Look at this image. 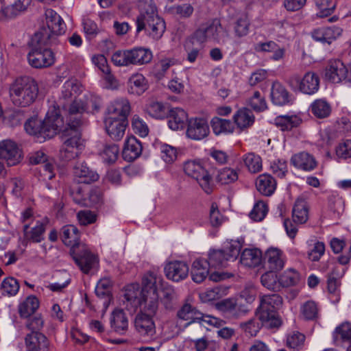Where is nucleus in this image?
Listing matches in <instances>:
<instances>
[{
  "label": "nucleus",
  "instance_id": "obj_21",
  "mask_svg": "<svg viewBox=\"0 0 351 351\" xmlns=\"http://www.w3.org/2000/svg\"><path fill=\"white\" fill-rule=\"evenodd\" d=\"M347 73L348 69L341 60H330L325 69V77L333 83H339L346 80Z\"/></svg>",
  "mask_w": 351,
  "mask_h": 351
},
{
  "label": "nucleus",
  "instance_id": "obj_43",
  "mask_svg": "<svg viewBox=\"0 0 351 351\" xmlns=\"http://www.w3.org/2000/svg\"><path fill=\"white\" fill-rule=\"evenodd\" d=\"M275 122L281 130L289 131L298 127L302 123V119L297 115H282L276 117Z\"/></svg>",
  "mask_w": 351,
  "mask_h": 351
},
{
  "label": "nucleus",
  "instance_id": "obj_7",
  "mask_svg": "<svg viewBox=\"0 0 351 351\" xmlns=\"http://www.w3.org/2000/svg\"><path fill=\"white\" fill-rule=\"evenodd\" d=\"M35 45L27 55V60L31 66L36 69L48 67L55 62V56L49 46L56 45L54 43H40L34 40Z\"/></svg>",
  "mask_w": 351,
  "mask_h": 351
},
{
  "label": "nucleus",
  "instance_id": "obj_53",
  "mask_svg": "<svg viewBox=\"0 0 351 351\" xmlns=\"http://www.w3.org/2000/svg\"><path fill=\"white\" fill-rule=\"evenodd\" d=\"M178 317L183 320H191V322H195L196 319H199L201 313L199 312L195 308L193 307L189 304H184L181 308L178 311Z\"/></svg>",
  "mask_w": 351,
  "mask_h": 351
},
{
  "label": "nucleus",
  "instance_id": "obj_40",
  "mask_svg": "<svg viewBox=\"0 0 351 351\" xmlns=\"http://www.w3.org/2000/svg\"><path fill=\"white\" fill-rule=\"evenodd\" d=\"M131 64H145L149 63L152 59V51L145 48L136 47L130 49Z\"/></svg>",
  "mask_w": 351,
  "mask_h": 351
},
{
  "label": "nucleus",
  "instance_id": "obj_30",
  "mask_svg": "<svg viewBox=\"0 0 351 351\" xmlns=\"http://www.w3.org/2000/svg\"><path fill=\"white\" fill-rule=\"evenodd\" d=\"M148 88L146 78L141 73H134L130 76L128 82V90L130 94L141 95Z\"/></svg>",
  "mask_w": 351,
  "mask_h": 351
},
{
  "label": "nucleus",
  "instance_id": "obj_14",
  "mask_svg": "<svg viewBox=\"0 0 351 351\" xmlns=\"http://www.w3.org/2000/svg\"><path fill=\"white\" fill-rule=\"evenodd\" d=\"M154 315L139 311L134 319L136 330L142 336L152 338L156 335Z\"/></svg>",
  "mask_w": 351,
  "mask_h": 351
},
{
  "label": "nucleus",
  "instance_id": "obj_16",
  "mask_svg": "<svg viewBox=\"0 0 351 351\" xmlns=\"http://www.w3.org/2000/svg\"><path fill=\"white\" fill-rule=\"evenodd\" d=\"M130 111V105L128 99L114 100L107 108L105 119H121L128 121L127 117Z\"/></svg>",
  "mask_w": 351,
  "mask_h": 351
},
{
  "label": "nucleus",
  "instance_id": "obj_36",
  "mask_svg": "<svg viewBox=\"0 0 351 351\" xmlns=\"http://www.w3.org/2000/svg\"><path fill=\"white\" fill-rule=\"evenodd\" d=\"M60 237L62 242L71 248L81 245L78 241L80 232L77 227L73 225H66L61 229Z\"/></svg>",
  "mask_w": 351,
  "mask_h": 351
},
{
  "label": "nucleus",
  "instance_id": "obj_64",
  "mask_svg": "<svg viewBox=\"0 0 351 351\" xmlns=\"http://www.w3.org/2000/svg\"><path fill=\"white\" fill-rule=\"evenodd\" d=\"M160 150L161 158L166 163H172L177 158V150L173 146L162 144Z\"/></svg>",
  "mask_w": 351,
  "mask_h": 351
},
{
  "label": "nucleus",
  "instance_id": "obj_25",
  "mask_svg": "<svg viewBox=\"0 0 351 351\" xmlns=\"http://www.w3.org/2000/svg\"><path fill=\"white\" fill-rule=\"evenodd\" d=\"M142 150V144L136 137H128L123 149V157L125 160L133 161L141 156Z\"/></svg>",
  "mask_w": 351,
  "mask_h": 351
},
{
  "label": "nucleus",
  "instance_id": "obj_17",
  "mask_svg": "<svg viewBox=\"0 0 351 351\" xmlns=\"http://www.w3.org/2000/svg\"><path fill=\"white\" fill-rule=\"evenodd\" d=\"M0 158L5 160L9 166L16 165L21 158V150L14 142L3 141L0 142Z\"/></svg>",
  "mask_w": 351,
  "mask_h": 351
},
{
  "label": "nucleus",
  "instance_id": "obj_54",
  "mask_svg": "<svg viewBox=\"0 0 351 351\" xmlns=\"http://www.w3.org/2000/svg\"><path fill=\"white\" fill-rule=\"evenodd\" d=\"M262 326H264L262 324V322L259 317H254L247 322H241L240 324L241 329L246 334L252 337L256 336Z\"/></svg>",
  "mask_w": 351,
  "mask_h": 351
},
{
  "label": "nucleus",
  "instance_id": "obj_45",
  "mask_svg": "<svg viewBox=\"0 0 351 351\" xmlns=\"http://www.w3.org/2000/svg\"><path fill=\"white\" fill-rule=\"evenodd\" d=\"M312 114L319 119H324L328 117L331 112V107L325 99H316L310 107Z\"/></svg>",
  "mask_w": 351,
  "mask_h": 351
},
{
  "label": "nucleus",
  "instance_id": "obj_60",
  "mask_svg": "<svg viewBox=\"0 0 351 351\" xmlns=\"http://www.w3.org/2000/svg\"><path fill=\"white\" fill-rule=\"evenodd\" d=\"M111 61L117 66H128L131 64L130 50H117L111 56Z\"/></svg>",
  "mask_w": 351,
  "mask_h": 351
},
{
  "label": "nucleus",
  "instance_id": "obj_22",
  "mask_svg": "<svg viewBox=\"0 0 351 351\" xmlns=\"http://www.w3.org/2000/svg\"><path fill=\"white\" fill-rule=\"evenodd\" d=\"M342 29L339 27L332 26L314 29L311 32L312 38L322 43L330 45L341 35Z\"/></svg>",
  "mask_w": 351,
  "mask_h": 351
},
{
  "label": "nucleus",
  "instance_id": "obj_33",
  "mask_svg": "<svg viewBox=\"0 0 351 351\" xmlns=\"http://www.w3.org/2000/svg\"><path fill=\"white\" fill-rule=\"evenodd\" d=\"M308 205L303 198H298L292 210V218L295 223H305L308 219Z\"/></svg>",
  "mask_w": 351,
  "mask_h": 351
},
{
  "label": "nucleus",
  "instance_id": "obj_5",
  "mask_svg": "<svg viewBox=\"0 0 351 351\" xmlns=\"http://www.w3.org/2000/svg\"><path fill=\"white\" fill-rule=\"evenodd\" d=\"M165 29V22L158 16L156 7L153 3H149L145 11L141 12L136 19V32L139 33L144 30L154 40L160 39Z\"/></svg>",
  "mask_w": 351,
  "mask_h": 351
},
{
  "label": "nucleus",
  "instance_id": "obj_55",
  "mask_svg": "<svg viewBox=\"0 0 351 351\" xmlns=\"http://www.w3.org/2000/svg\"><path fill=\"white\" fill-rule=\"evenodd\" d=\"M300 312L304 319L314 320L318 317L319 308L314 301L308 300L301 306Z\"/></svg>",
  "mask_w": 351,
  "mask_h": 351
},
{
  "label": "nucleus",
  "instance_id": "obj_27",
  "mask_svg": "<svg viewBox=\"0 0 351 351\" xmlns=\"http://www.w3.org/2000/svg\"><path fill=\"white\" fill-rule=\"evenodd\" d=\"M241 247L242 244L238 240H227L224 241L221 248V266L223 261H235Z\"/></svg>",
  "mask_w": 351,
  "mask_h": 351
},
{
  "label": "nucleus",
  "instance_id": "obj_20",
  "mask_svg": "<svg viewBox=\"0 0 351 351\" xmlns=\"http://www.w3.org/2000/svg\"><path fill=\"white\" fill-rule=\"evenodd\" d=\"M26 351H49L50 342L42 332H29L25 337Z\"/></svg>",
  "mask_w": 351,
  "mask_h": 351
},
{
  "label": "nucleus",
  "instance_id": "obj_1",
  "mask_svg": "<svg viewBox=\"0 0 351 351\" xmlns=\"http://www.w3.org/2000/svg\"><path fill=\"white\" fill-rule=\"evenodd\" d=\"M99 108V99L93 96L87 97L86 101L75 100L70 105L66 118L67 125L63 131L66 140L60 151V157L62 160L74 159L84 147L80 131L82 113L90 110H97Z\"/></svg>",
  "mask_w": 351,
  "mask_h": 351
},
{
  "label": "nucleus",
  "instance_id": "obj_3",
  "mask_svg": "<svg viewBox=\"0 0 351 351\" xmlns=\"http://www.w3.org/2000/svg\"><path fill=\"white\" fill-rule=\"evenodd\" d=\"M38 94V86L34 79L22 76L15 79L9 86L12 103L18 107H27L34 102Z\"/></svg>",
  "mask_w": 351,
  "mask_h": 351
},
{
  "label": "nucleus",
  "instance_id": "obj_37",
  "mask_svg": "<svg viewBox=\"0 0 351 351\" xmlns=\"http://www.w3.org/2000/svg\"><path fill=\"white\" fill-rule=\"evenodd\" d=\"M29 223L23 225L24 239L27 242L40 243L44 239L45 226L43 222L37 221L36 225L28 230Z\"/></svg>",
  "mask_w": 351,
  "mask_h": 351
},
{
  "label": "nucleus",
  "instance_id": "obj_6",
  "mask_svg": "<svg viewBox=\"0 0 351 351\" xmlns=\"http://www.w3.org/2000/svg\"><path fill=\"white\" fill-rule=\"evenodd\" d=\"M47 27H43L34 34V40L40 43H57V36L66 31V25L60 16L52 9L45 10Z\"/></svg>",
  "mask_w": 351,
  "mask_h": 351
},
{
  "label": "nucleus",
  "instance_id": "obj_10",
  "mask_svg": "<svg viewBox=\"0 0 351 351\" xmlns=\"http://www.w3.org/2000/svg\"><path fill=\"white\" fill-rule=\"evenodd\" d=\"M288 83L294 90H298L304 94L313 95L317 93L319 88V77L314 72H306L301 77L292 74L288 79Z\"/></svg>",
  "mask_w": 351,
  "mask_h": 351
},
{
  "label": "nucleus",
  "instance_id": "obj_28",
  "mask_svg": "<svg viewBox=\"0 0 351 351\" xmlns=\"http://www.w3.org/2000/svg\"><path fill=\"white\" fill-rule=\"evenodd\" d=\"M218 23H214L206 27H201L195 31V32L186 40L191 41V43L202 46L207 38L213 37L214 39L217 38V28Z\"/></svg>",
  "mask_w": 351,
  "mask_h": 351
},
{
  "label": "nucleus",
  "instance_id": "obj_11",
  "mask_svg": "<svg viewBox=\"0 0 351 351\" xmlns=\"http://www.w3.org/2000/svg\"><path fill=\"white\" fill-rule=\"evenodd\" d=\"M70 254L75 263L84 274H88L99 265L98 257L84 245L71 248Z\"/></svg>",
  "mask_w": 351,
  "mask_h": 351
},
{
  "label": "nucleus",
  "instance_id": "obj_58",
  "mask_svg": "<svg viewBox=\"0 0 351 351\" xmlns=\"http://www.w3.org/2000/svg\"><path fill=\"white\" fill-rule=\"evenodd\" d=\"M239 174L234 167H221V184H230L238 180Z\"/></svg>",
  "mask_w": 351,
  "mask_h": 351
},
{
  "label": "nucleus",
  "instance_id": "obj_38",
  "mask_svg": "<svg viewBox=\"0 0 351 351\" xmlns=\"http://www.w3.org/2000/svg\"><path fill=\"white\" fill-rule=\"evenodd\" d=\"M191 278L196 283L202 282L208 274V266L205 260L197 258L193 263L191 267Z\"/></svg>",
  "mask_w": 351,
  "mask_h": 351
},
{
  "label": "nucleus",
  "instance_id": "obj_35",
  "mask_svg": "<svg viewBox=\"0 0 351 351\" xmlns=\"http://www.w3.org/2000/svg\"><path fill=\"white\" fill-rule=\"evenodd\" d=\"M262 252L256 248L245 249L241 254L240 263L247 267L258 266L262 261Z\"/></svg>",
  "mask_w": 351,
  "mask_h": 351
},
{
  "label": "nucleus",
  "instance_id": "obj_19",
  "mask_svg": "<svg viewBox=\"0 0 351 351\" xmlns=\"http://www.w3.org/2000/svg\"><path fill=\"white\" fill-rule=\"evenodd\" d=\"M166 277L173 282L184 280L189 275V266L183 261H175L168 263L164 268Z\"/></svg>",
  "mask_w": 351,
  "mask_h": 351
},
{
  "label": "nucleus",
  "instance_id": "obj_46",
  "mask_svg": "<svg viewBox=\"0 0 351 351\" xmlns=\"http://www.w3.org/2000/svg\"><path fill=\"white\" fill-rule=\"evenodd\" d=\"M234 123L237 125L238 128L241 129L250 127L254 121V117L252 112L247 108L239 110L234 116Z\"/></svg>",
  "mask_w": 351,
  "mask_h": 351
},
{
  "label": "nucleus",
  "instance_id": "obj_4",
  "mask_svg": "<svg viewBox=\"0 0 351 351\" xmlns=\"http://www.w3.org/2000/svg\"><path fill=\"white\" fill-rule=\"evenodd\" d=\"M282 298L278 294H265L260 296L256 315L259 316L264 327L278 328L281 326L282 320L278 311L282 307Z\"/></svg>",
  "mask_w": 351,
  "mask_h": 351
},
{
  "label": "nucleus",
  "instance_id": "obj_51",
  "mask_svg": "<svg viewBox=\"0 0 351 351\" xmlns=\"http://www.w3.org/2000/svg\"><path fill=\"white\" fill-rule=\"evenodd\" d=\"M280 289L297 285L300 281V275L294 269H290L284 271L280 276Z\"/></svg>",
  "mask_w": 351,
  "mask_h": 351
},
{
  "label": "nucleus",
  "instance_id": "obj_47",
  "mask_svg": "<svg viewBox=\"0 0 351 351\" xmlns=\"http://www.w3.org/2000/svg\"><path fill=\"white\" fill-rule=\"evenodd\" d=\"M261 281L262 285L267 289L274 291H279L281 289L279 277L274 271L270 270L269 271L265 272L261 276Z\"/></svg>",
  "mask_w": 351,
  "mask_h": 351
},
{
  "label": "nucleus",
  "instance_id": "obj_52",
  "mask_svg": "<svg viewBox=\"0 0 351 351\" xmlns=\"http://www.w3.org/2000/svg\"><path fill=\"white\" fill-rule=\"evenodd\" d=\"M243 162L250 172L256 173L262 169L261 158L254 153H248L243 156Z\"/></svg>",
  "mask_w": 351,
  "mask_h": 351
},
{
  "label": "nucleus",
  "instance_id": "obj_12",
  "mask_svg": "<svg viewBox=\"0 0 351 351\" xmlns=\"http://www.w3.org/2000/svg\"><path fill=\"white\" fill-rule=\"evenodd\" d=\"M147 277H152L154 279L150 280L153 287L157 289L159 293V300L164 305L165 308L170 309L173 307V302L176 299V292L173 288L167 282H165L161 276L155 271H149L146 274Z\"/></svg>",
  "mask_w": 351,
  "mask_h": 351
},
{
  "label": "nucleus",
  "instance_id": "obj_8",
  "mask_svg": "<svg viewBox=\"0 0 351 351\" xmlns=\"http://www.w3.org/2000/svg\"><path fill=\"white\" fill-rule=\"evenodd\" d=\"M152 279H153L152 277L148 278L147 274L143 278V293L138 307L141 312L155 316L158 309L159 293L157 292V289L153 287L154 284L150 282Z\"/></svg>",
  "mask_w": 351,
  "mask_h": 351
},
{
  "label": "nucleus",
  "instance_id": "obj_15",
  "mask_svg": "<svg viewBox=\"0 0 351 351\" xmlns=\"http://www.w3.org/2000/svg\"><path fill=\"white\" fill-rule=\"evenodd\" d=\"M209 134V127L206 119L203 118L189 119L186 132L189 138L195 141H200L206 137Z\"/></svg>",
  "mask_w": 351,
  "mask_h": 351
},
{
  "label": "nucleus",
  "instance_id": "obj_26",
  "mask_svg": "<svg viewBox=\"0 0 351 351\" xmlns=\"http://www.w3.org/2000/svg\"><path fill=\"white\" fill-rule=\"evenodd\" d=\"M104 124L106 132L109 136L114 141H120L128 125V121L121 119H104Z\"/></svg>",
  "mask_w": 351,
  "mask_h": 351
},
{
  "label": "nucleus",
  "instance_id": "obj_39",
  "mask_svg": "<svg viewBox=\"0 0 351 351\" xmlns=\"http://www.w3.org/2000/svg\"><path fill=\"white\" fill-rule=\"evenodd\" d=\"M143 288L139 289L138 284H132L126 287L124 293V299L127 302V306H131L134 309L138 307L141 304V297H142Z\"/></svg>",
  "mask_w": 351,
  "mask_h": 351
},
{
  "label": "nucleus",
  "instance_id": "obj_62",
  "mask_svg": "<svg viewBox=\"0 0 351 351\" xmlns=\"http://www.w3.org/2000/svg\"><path fill=\"white\" fill-rule=\"evenodd\" d=\"M250 21L246 14L241 15L234 24V32L237 36L242 37L248 34Z\"/></svg>",
  "mask_w": 351,
  "mask_h": 351
},
{
  "label": "nucleus",
  "instance_id": "obj_49",
  "mask_svg": "<svg viewBox=\"0 0 351 351\" xmlns=\"http://www.w3.org/2000/svg\"><path fill=\"white\" fill-rule=\"evenodd\" d=\"M219 220V210L218 204L216 202H213L211 204L210 213H209V222L208 224L210 226L209 230V236L214 238L217 236L218 226Z\"/></svg>",
  "mask_w": 351,
  "mask_h": 351
},
{
  "label": "nucleus",
  "instance_id": "obj_42",
  "mask_svg": "<svg viewBox=\"0 0 351 351\" xmlns=\"http://www.w3.org/2000/svg\"><path fill=\"white\" fill-rule=\"evenodd\" d=\"M39 307V300L34 295L28 296L19 306V313L21 317L27 318L34 314Z\"/></svg>",
  "mask_w": 351,
  "mask_h": 351
},
{
  "label": "nucleus",
  "instance_id": "obj_61",
  "mask_svg": "<svg viewBox=\"0 0 351 351\" xmlns=\"http://www.w3.org/2000/svg\"><path fill=\"white\" fill-rule=\"evenodd\" d=\"M268 212L267 204L263 201L257 202L252 211L250 213V217L255 221H262Z\"/></svg>",
  "mask_w": 351,
  "mask_h": 351
},
{
  "label": "nucleus",
  "instance_id": "obj_24",
  "mask_svg": "<svg viewBox=\"0 0 351 351\" xmlns=\"http://www.w3.org/2000/svg\"><path fill=\"white\" fill-rule=\"evenodd\" d=\"M74 176L77 182L90 184L97 180L99 175L89 169L86 163L79 161L74 167Z\"/></svg>",
  "mask_w": 351,
  "mask_h": 351
},
{
  "label": "nucleus",
  "instance_id": "obj_59",
  "mask_svg": "<svg viewBox=\"0 0 351 351\" xmlns=\"http://www.w3.org/2000/svg\"><path fill=\"white\" fill-rule=\"evenodd\" d=\"M175 64L173 59L165 58L158 62L152 70L153 75L158 80L163 78L169 67Z\"/></svg>",
  "mask_w": 351,
  "mask_h": 351
},
{
  "label": "nucleus",
  "instance_id": "obj_31",
  "mask_svg": "<svg viewBox=\"0 0 351 351\" xmlns=\"http://www.w3.org/2000/svg\"><path fill=\"white\" fill-rule=\"evenodd\" d=\"M291 162L295 167L304 171H311L317 166L314 157L307 152H301L291 157Z\"/></svg>",
  "mask_w": 351,
  "mask_h": 351
},
{
  "label": "nucleus",
  "instance_id": "obj_63",
  "mask_svg": "<svg viewBox=\"0 0 351 351\" xmlns=\"http://www.w3.org/2000/svg\"><path fill=\"white\" fill-rule=\"evenodd\" d=\"M247 104L256 112L263 111L267 108L265 98L258 90L254 92L253 95L249 98Z\"/></svg>",
  "mask_w": 351,
  "mask_h": 351
},
{
  "label": "nucleus",
  "instance_id": "obj_48",
  "mask_svg": "<svg viewBox=\"0 0 351 351\" xmlns=\"http://www.w3.org/2000/svg\"><path fill=\"white\" fill-rule=\"evenodd\" d=\"M31 0H16L11 6L5 8L3 13L6 18H14L27 9Z\"/></svg>",
  "mask_w": 351,
  "mask_h": 351
},
{
  "label": "nucleus",
  "instance_id": "obj_57",
  "mask_svg": "<svg viewBox=\"0 0 351 351\" xmlns=\"http://www.w3.org/2000/svg\"><path fill=\"white\" fill-rule=\"evenodd\" d=\"M19 287L18 281L12 277L5 278L1 285L2 294L8 296L15 295L18 293Z\"/></svg>",
  "mask_w": 351,
  "mask_h": 351
},
{
  "label": "nucleus",
  "instance_id": "obj_29",
  "mask_svg": "<svg viewBox=\"0 0 351 351\" xmlns=\"http://www.w3.org/2000/svg\"><path fill=\"white\" fill-rule=\"evenodd\" d=\"M168 125L173 130L183 129L188 123L187 113L182 108H175L169 110Z\"/></svg>",
  "mask_w": 351,
  "mask_h": 351
},
{
  "label": "nucleus",
  "instance_id": "obj_9",
  "mask_svg": "<svg viewBox=\"0 0 351 351\" xmlns=\"http://www.w3.org/2000/svg\"><path fill=\"white\" fill-rule=\"evenodd\" d=\"M183 169L184 173L195 179L207 194L211 193L213 191V185L210 184L211 176L201 161L188 160L184 162Z\"/></svg>",
  "mask_w": 351,
  "mask_h": 351
},
{
  "label": "nucleus",
  "instance_id": "obj_13",
  "mask_svg": "<svg viewBox=\"0 0 351 351\" xmlns=\"http://www.w3.org/2000/svg\"><path fill=\"white\" fill-rule=\"evenodd\" d=\"M82 92V86L80 83L76 79H69L66 80L62 88L61 95L59 98L58 103L56 109L59 110V114L60 113V107L68 112L69 106L73 103L77 96Z\"/></svg>",
  "mask_w": 351,
  "mask_h": 351
},
{
  "label": "nucleus",
  "instance_id": "obj_2",
  "mask_svg": "<svg viewBox=\"0 0 351 351\" xmlns=\"http://www.w3.org/2000/svg\"><path fill=\"white\" fill-rule=\"evenodd\" d=\"M64 121L59 110L55 106H50L44 121L37 119L27 120L24 128L27 133L34 136L40 143L53 137L57 133L61 132L63 143L66 138L63 136Z\"/></svg>",
  "mask_w": 351,
  "mask_h": 351
},
{
  "label": "nucleus",
  "instance_id": "obj_18",
  "mask_svg": "<svg viewBox=\"0 0 351 351\" xmlns=\"http://www.w3.org/2000/svg\"><path fill=\"white\" fill-rule=\"evenodd\" d=\"M248 309L239 305L234 298H226L221 300V317L228 319H237L245 315Z\"/></svg>",
  "mask_w": 351,
  "mask_h": 351
},
{
  "label": "nucleus",
  "instance_id": "obj_23",
  "mask_svg": "<svg viewBox=\"0 0 351 351\" xmlns=\"http://www.w3.org/2000/svg\"><path fill=\"white\" fill-rule=\"evenodd\" d=\"M264 265L271 271H278L283 268L285 261L282 252L278 248L268 249L264 256Z\"/></svg>",
  "mask_w": 351,
  "mask_h": 351
},
{
  "label": "nucleus",
  "instance_id": "obj_41",
  "mask_svg": "<svg viewBox=\"0 0 351 351\" xmlns=\"http://www.w3.org/2000/svg\"><path fill=\"white\" fill-rule=\"evenodd\" d=\"M271 98L272 102L278 106L289 103V93L279 82H274L271 87Z\"/></svg>",
  "mask_w": 351,
  "mask_h": 351
},
{
  "label": "nucleus",
  "instance_id": "obj_34",
  "mask_svg": "<svg viewBox=\"0 0 351 351\" xmlns=\"http://www.w3.org/2000/svg\"><path fill=\"white\" fill-rule=\"evenodd\" d=\"M256 186L262 195L270 196L276 190V182L269 174H262L257 178Z\"/></svg>",
  "mask_w": 351,
  "mask_h": 351
},
{
  "label": "nucleus",
  "instance_id": "obj_56",
  "mask_svg": "<svg viewBox=\"0 0 351 351\" xmlns=\"http://www.w3.org/2000/svg\"><path fill=\"white\" fill-rule=\"evenodd\" d=\"M305 336L299 332H293L287 337V346L293 351H299L304 346Z\"/></svg>",
  "mask_w": 351,
  "mask_h": 351
},
{
  "label": "nucleus",
  "instance_id": "obj_32",
  "mask_svg": "<svg viewBox=\"0 0 351 351\" xmlns=\"http://www.w3.org/2000/svg\"><path fill=\"white\" fill-rule=\"evenodd\" d=\"M111 328L117 333L123 335L128 328V317L122 309L114 310L110 317Z\"/></svg>",
  "mask_w": 351,
  "mask_h": 351
},
{
  "label": "nucleus",
  "instance_id": "obj_50",
  "mask_svg": "<svg viewBox=\"0 0 351 351\" xmlns=\"http://www.w3.org/2000/svg\"><path fill=\"white\" fill-rule=\"evenodd\" d=\"M315 2L319 10L317 16L319 18L330 16L337 5V0H315Z\"/></svg>",
  "mask_w": 351,
  "mask_h": 351
},
{
  "label": "nucleus",
  "instance_id": "obj_44",
  "mask_svg": "<svg viewBox=\"0 0 351 351\" xmlns=\"http://www.w3.org/2000/svg\"><path fill=\"white\" fill-rule=\"evenodd\" d=\"M146 112L152 117L157 119H162L167 117L169 109L162 103L152 101L146 106Z\"/></svg>",
  "mask_w": 351,
  "mask_h": 351
}]
</instances>
